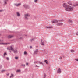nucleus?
Here are the masks:
<instances>
[{
	"mask_svg": "<svg viewBox=\"0 0 78 78\" xmlns=\"http://www.w3.org/2000/svg\"><path fill=\"white\" fill-rule=\"evenodd\" d=\"M12 51H13L14 53H17V50L16 49L14 50L13 49V50Z\"/></svg>",
	"mask_w": 78,
	"mask_h": 78,
	"instance_id": "obj_10",
	"label": "nucleus"
},
{
	"mask_svg": "<svg viewBox=\"0 0 78 78\" xmlns=\"http://www.w3.org/2000/svg\"><path fill=\"white\" fill-rule=\"evenodd\" d=\"M33 41H34V39H33V38L30 39V41L31 42H32Z\"/></svg>",
	"mask_w": 78,
	"mask_h": 78,
	"instance_id": "obj_29",
	"label": "nucleus"
},
{
	"mask_svg": "<svg viewBox=\"0 0 78 78\" xmlns=\"http://www.w3.org/2000/svg\"><path fill=\"white\" fill-rule=\"evenodd\" d=\"M64 20H60L59 21V22H64Z\"/></svg>",
	"mask_w": 78,
	"mask_h": 78,
	"instance_id": "obj_25",
	"label": "nucleus"
},
{
	"mask_svg": "<svg viewBox=\"0 0 78 78\" xmlns=\"http://www.w3.org/2000/svg\"><path fill=\"white\" fill-rule=\"evenodd\" d=\"M24 55H27V52L24 51Z\"/></svg>",
	"mask_w": 78,
	"mask_h": 78,
	"instance_id": "obj_30",
	"label": "nucleus"
},
{
	"mask_svg": "<svg viewBox=\"0 0 78 78\" xmlns=\"http://www.w3.org/2000/svg\"><path fill=\"white\" fill-rule=\"evenodd\" d=\"M23 7L25 8H28V5L26 4H24L23 5Z\"/></svg>",
	"mask_w": 78,
	"mask_h": 78,
	"instance_id": "obj_8",
	"label": "nucleus"
},
{
	"mask_svg": "<svg viewBox=\"0 0 78 78\" xmlns=\"http://www.w3.org/2000/svg\"><path fill=\"white\" fill-rule=\"evenodd\" d=\"M12 37H13V36H12V35H9L8 37V38H12Z\"/></svg>",
	"mask_w": 78,
	"mask_h": 78,
	"instance_id": "obj_17",
	"label": "nucleus"
},
{
	"mask_svg": "<svg viewBox=\"0 0 78 78\" xmlns=\"http://www.w3.org/2000/svg\"><path fill=\"white\" fill-rule=\"evenodd\" d=\"M76 35H78V32H77L76 34Z\"/></svg>",
	"mask_w": 78,
	"mask_h": 78,
	"instance_id": "obj_38",
	"label": "nucleus"
},
{
	"mask_svg": "<svg viewBox=\"0 0 78 78\" xmlns=\"http://www.w3.org/2000/svg\"><path fill=\"white\" fill-rule=\"evenodd\" d=\"M5 55H7V54H6V53L5 52L4 54V56H5Z\"/></svg>",
	"mask_w": 78,
	"mask_h": 78,
	"instance_id": "obj_23",
	"label": "nucleus"
},
{
	"mask_svg": "<svg viewBox=\"0 0 78 78\" xmlns=\"http://www.w3.org/2000/svg\"><path fill=\"white\" fill-rule=\"evenodd\" d=\"M59 22V20H54L52 21V23H58V22Z\"/></svg>",
	"mask_w": 78,
	"mask_h": 78,
	"instance_id": "obj_5",
	"label": "nucleus"
},
{
	"mask_svg": "<svg viewBox=\"0 0 78 78\" xmlns=\"http://www.w3.org/2000/svg\"><path fill=\"white\" fill-rule=\"evenodd\" d=\"M75 60H76V61H78V58L75 59Z\"/></svg>",
	"mask_w": 78,
	"mask_h": 78,
	"instance_id": "obj_32",
	"label": "nucleus"
},
{
	"mask_svg": "<svg viewBox=\"0 0 78 78\" xmlns=\"http://www.w3.org/2000/svg\"><path fill=\"white\" fill-rule=\"evenodd\" d=\"M46 64H48V62H46Z\"/></svg>",
	"mask_w": 78,
	"mask_h": 78,
	"instance_id": "obj_45",
	"label": "nucleus"
},
{
	"mask_svg": "<svg viewBox=\"0 0 78 78\" xmlns=\"http://www.w3.org/2000/svg\"><path fill=\"white\" fill-rule=\"evenodd\" d=\"M7 49V50H10V49H9V48H8Z\"/></svg>",
	"mask_w": 78,
	"mask_h": 78,
	"instance_id": "obj_34",
	"label": "nucleus"
},
{
	"mask_svg": "<svg viewBox=\"0 0 78 78\" xmlns=\"http://www.w3.org/2000/svg\"><path fill=\"white\" fill-rule=\"evenodd\" d=\"M3 40H2V41H1V40H0V42H3Z\"/></svg>",
	"mask_w": 78,
	"mask_h": 78,
	"instance_id": "obj_41",
	"label": "nucleus"
},
{
	"mask_svg": "<svg viewBox=\"0 0 78 78\" xmlns=\"http://www.w3.org/2000/svg\"><path fill=\"white\" fill-rule=\"evenodd\" d=\"M14 76V75L13 74H11V76H10V78H11V77H12Z\"/></svg>",
	"mask_w": 78,
	"mask_h": 78,
	"instance_id": "obj_22",
	"label": "nucleus"
},
{
	"mask_svg": "<svg viewBox=\"0 0 78 78\" xmlns=\"http://www.w3.org/2000/svg\"><path fill=\"white\" fill-rule=\"evenodd\" d=\"M8 0H4V2L5 5H6L7 4V2H8Z\"/></svg>",
	"mask_w": 78,
	"mask_h": 78,
	"instance_id": "obj_13",
	"label": "nucleus"
},
{
	"mask_svg": "<svg viewBox=\"0 0 78 78\" xmlns=\"http://www.w3.org/2000/svg\"><path fill=\"white\" fill-rule=\"evenodd\" d=\"M16 14H17V16H20V13L19 12H16Z\"/></svg>",
	"mask_w": 78,
	"mask_h": 78,
	"instance_id": "obj_16",
	"label": "nucleus"
},
{
	"mask_svg": "<svg viewBox=\"0 0 78 78\" xmlns=\"http://www.w3.org/2000/svg\"><path fill=\"white\" fill-rule=\"evenodd\" d=\"M30 15L28 14H25L24 16L25 18L26 19V20H28V17H30Z\"/></svg>",
	"mask_w": 78,
	"mask_h": 78,
	"instance_id": "obj_4",
	"label": "nucleus"
},
{
	"mask_svg": "<svg viewBox=\"0 0 78 78\" xmlns=\"http://www.w3.org/2000/svg\"><path fill=\"white\" fill-rule=\"evenodd\" d=\"M10 53H11V51H10Z\"/></svg>",
	"mask_w": 78,
	"mask_h": 78,
	"instance_id": "obj_47",
	"label": "nucleus"
},
{
	"mask_svg": "<svg viewBox=\"0 0 78 78\" xmlns=\"http://www.w3.org/2000/svg\"><path fill=\"white\" fill-rule=\"evenodd\" d=\"M6 75L8 76L9 75V73H8V74H7Z\"/></svg>",
	"mask_w": 78,
	"mask_h": 78,
	"instance_id": "obj_43",
	"label": "nucleus"
},
{
	"mask_svg": "<svg viewBox=\"0 0 78 78\" xmlns=\"http://www.w3.org/2000/svg\"><path fill=\"white\" fill-rule=\"evenodd\" d=\"M46 28H47V29H50L51 28H52L53 27L52 26H46L45 27Z\"/></svg>",
	"mask_w": 78,
	"mask_h": 78,
	"instance_id": "obj_9",
	"label": "nucleus"
},
{
	"mask_svg": "<svg viewBox=\"0 0 78 78\" xmlns=\"http://www.w3.org/2000/svg\"><path fill=\"white\" fill-rule=\"evenodd\" d=\"M43 78H46V74L44 73V76H43Z\"/></svg>",
	"mask_w": 78,
	"mask_h": 78,
	"instance_id": "obj_18",
	"label": "nucleus"
},
{
	"mask_svg": "<svg viewBox=\"0 0 78 78\" xmlns=\"http://www.w3.org/2000/svg\"><path fill=\"white\" fill-rule=\"evenodd\" d=\"M37 62H38V63L39 62H37V61H35V62H34V64H36V63H37Z\"/></svg>",
	"mask_w": 78,
	"mask_h": 78,
	"instance_id": "obj_26",
	"label": "nucleus"
},
{
	"mask_svg": "<svg viewBox=\"0 0 78 78\" xmlns=\"http://www.w3.org/2000/svg\"><path fill=\"white\" fill-rule=\"evenodd\" d=\"M30 48H32V46H30Z\"/></svg>",
	"mask_w": 78,
	"mask_h": 78,
	"instance_id": "obj_42",
	"label": "nucleus"
},
{
	"mask_svg": "<svg viewBox=\"0 0 78 78\" xmlns=\"http://www.w3.org/2000/svg\"><path fill=\"white\" fill-rule=\"evenodd\" d=\"M15 6H20V5H21V3H19L18 4H15L14 5Z\"/></svg>",
	"mask_w": 78,
	"mask_h": 78,
	"instance_id": "obj_11",
	"label": "nucleus"
},
{
	"mask_svg": "<svg viewBox=\"0 0 78 78\" xmlns=\"http://www.w3.org/2000/svg\"><path fill=\"white\" fill-rule=\"evenodd\" d=\"M6 59L7 60H9V58L8 57H7L6 58Z\"/></svg>",
	"mask_w": 78,
	"mask_h": 78,
	"instance_id": "obj_37",
	"label": "nucleus"
},
{
	"mask_svg": "<svg viewBox=\"0 0 78 78\" xmlns=\"http://www.w3.org/2000/svg\"><path fill=\"white\" fill-rule=\"evenodd\" d=\"M62 57H60L59 58L60 59H62Z\"/></svg>",
	"mask_w": 78,
	"mask_h": 78,
	"instance_id": "obj_33",
	"label": "nucleus"
},
{
	"mask_svg": "<svg viewBox=\"0 0 78 78\" xmlns=\"http://www.w3.org/2000/svg\"><path fill=\"white\" fill-rule=\"evenodd\" d=\"M44 62H48V61H47V60H44Z\"/></svg>",
	"mask_w": 78,
	"mask_h": 78,
	"instance_id": "obj_36",
	"label": "nucleus"
},
{
	"mask_svg": "<svg viewBox=\"0 0 78 78\" xmlns=\"http://www.w3.org/2000/svg\"><path fill=\"white\" fill-rule=\"evenodd\" d=\"M75 52V51L73 50H71L72 53H73V52Z\"/></svg>",
	"mask_w": 78,
	"mask_h": 78,
	"instance_id": "obj_28",
	"label": "nucleus"
},
{
	"mask_svg": "<svg viewBox=\"0 0 78 78\" xmlns=\"http://www.w3.org/2000/svg\"><path fill=\"white\" fill-rule=\"evenodd\" d=\"M38 53V50H36L34 52V54H37Z\"/></svg>",
	"mask_w": 78,
	"mask_h": 78,
	"instance_id": "obj_12",
	"label": "nucleus"
},
{
	"mask_svg": "<svg viewBox=\"0 0 78 78\" xmlns=\"http://www.w3.org/2000/svg\"><path fill=\"white\" fill-rule=\"evenodd\" d=\"M63 6L65 8V9L66 11H72L74 9L73 7L68 5L66 3H63Z\"/></svg>",
	"mask_w": 78,
	"mask_h": 78,
	"instance_id": "obj_1",
	"label": "nucleus"
},
{
	"mask_svg": "<svg viewBox=\"0 0 78 78\" xmlns=\"http://www.w3.org/2000/svg\"><path fill=\"white\" fill-rule=\"evenodd\" d=\"M10 50H12V51H13V50H14V48H13L12 46H10Z\"/></svg>",
	"mask_w": 78,
	"mask_h": 78,
	"instance_id": "obj_15",
	"label": "nucleus"
},
{
	"mask_svg": "<svg viewBox=\"0 0 78 78\" xmlns=\"http://www.w3.org/2000/svg\"><path fill=\"white\" fill-rule=\"evenodd\" d=\"M39 64H41V65H43V66H44V63H42V62H39Z\"/></svg>",
	"mask_w": 78,
	"mask_h": 78,
	"instance_id": "obj_20",
	"label": "nucleus"
},
{
	"mask_svg": "<svg viewBox=\"0 0 78 78\" xmlns=\"http://www.w3.org/2000/svg\"><path fill=\"white\" fill-rule=\"evenodd\" d=\"M68 4L71 5L73 6H78V3H72L71 1H68L67 2Z\"/></svg>",
	"mask_w": 78,
	"mask_h": 78,
	"instance_id": "obj_2",
	"label": "nucleus"
},
{
	"mask_svg": "<svg viewBox=\"0 0 78 78\" xmlns=\"http://www.w3.org/2000/svg\"><path fill=\"white\" fill-rule=\"evenodd\" d=\"M63 23H58L57 24V26H62V25H63Z\"/></svg>",
	"mask_w": 78,
	"mask_h": 78,
	"instance_id": "obj_7",
	"label": "nucleus"
},
{
	"mask_svg": "<svg viewBox=\"0 0 78 78\" xmlns=\"http://www.w3.org/2000/svg\"><path fill=\"white\" fill-rule=\"evenodd\" d=\"M68 22H69L70 23H72L73 22H72V21L71 20H68Z\"/></svg>",
	"mask_w": 78,
	"mask_h": 78,
	"instance_id": "obj_19",
	"label": "nucleus"
},
{
	"mask_svg": "<svg viewBox=\"0 0 78 78\" xmlns=\"http://www.w3.org/2000/svg\"><path fill=\"white\" fill-rule=\"evenodd\" d=\"M57 73H61V69L60 68H59L57 71Z\"/></svg>",
	"mask_w": 78,
	"mask_h": 78,
	"instance_id": "obj_6",
	"label": "nucleus"
},
{
	"mask_svg": "<svg viewBox=\"0 0 78 78\" xmlns=\"http://www.w3.org/2000/svg\"><path fill=\"white\" fill-rule=\"evenodd\" d=\"M6 71V70H2V71H1V72H5Z\"/></svg>",
	"mask_w": 78,
	"mask_h": 78,
	"instance_id": "obj_31",
	"label": "nucleus"
},
{
	"mask_svg": "<svg viewBox=\"0 0 78 78\" xmlns=\"http://www.w3.org/2000/svg\"><path fill=\"white\" fill-rule=\"evenodd\" d=\"M7 44H8V43H0V45H7Z\"/></svg>",
	"mask_w": 78,
	"mask_h": 78,
	"instance_id": "obj_14",
	"label": "nucleus"
},
{
	"mask_svg": "<svg viewBox=\"0 0 78 78\" xmlns=\"http://www.w3.org/2000/svg\"><path fill=\"white\" fill-rule=\"evenodd\" d=\"M2 11V10H0V12H1Z\"/></svg>",
	"mask_w": 78,
	"mask_h": 78,
	"instance_id": "obj_46",
	"label": "nucleus"
},
{
	"mask_svg": "<svg viewBox=\"0 0 78 78\" xmlns=\"http://www.w3.org/2000/svg\"><path fill=\"white\" fill-rule=\"evenodd\" d=\"M15 58L16 59H18V57H15Z\"/></svg>",
	"mask_w": 78,
	"mask_h": 78,
	"instance_id": "obj_35",
	"label": "nucleus"
},
{
	"mask_svg": "<svg viewBox=\"0 0 78 78\" xmlns=\"http://www.w3.org/2000/svg\"><path fill=\"white\" fill-rule=\"evenodd\" d=\"M38 1L37 0H34V3H37Z\"/></svg>",
	"mask_w": 78,
	"mask_h": 78,
	"instance_id": "obj_21",
	"label": "nucleus"
},
{
	"mask_svg": "<svg viewBox=\"0 0 78 78\" xmlns=\"http://www.w3.org/2000/svg\"><path fill=\"white\" fill-rule=\"evenodd\" d=\"M21 66H24V67H25V64L23 65V64H22L21 65Z\"/></svg>",
	"mask_w": 78,
	"mask_h": 78,
	"instance_id": "obj_27",
	"label": "nucleus"
},
{
	"mask_svg": "<svg viewBox=\"0 0 78 78\" xmlns=\"http://www.w3.org/2000/svg\"><path fill=\"white\" fill-rule=\"evenodd\" d=\"M26 65H27H27H28V63H26Z\"/></svg>",
	"mask_w": 78,
	"mask_h": 78,
	"instance_id": "obj_39",
	"label": "nucleus"
},
{
	"mask_svg": "<svg viewBox=\"0 0 78 78\" xmlns=\"http://www.w3.org/2000/svg\"><path fill=\"white\" fill-rule=\"evenodd\" d=\"M45 41L41 40V42L40 43V44L42 45V46H45Z\"/></svg>",
	"mask_w": 78,
	"mask_h": 78,
	"instance_id": "obj_3",
	"label": "nucleus"
},
{
	"mask_svg": "<svg viewBox=\"0 0 78 78\" xmlns=\"http://www.w3.org/2000/svg\"><path fill=\"white\" fill-rule=\"evenodd\" d=\"M35 67H39V66H37V65H36V66H35Z\"/></svg>",
	"mask_w": 78,
	"mask_h": 78,
	"instance_id": "obj_40",
	"label": "nucleus"
},
{
	"mask_svg": "<svg viewBox=\"0 0 78 78\" xmlns=\"http://www.w3.org/2000/svg\"><path fill=\"white\" fill-rule=\"evenodd\" d=\"M0 68H2V66H0Z\"/></svg>",
	"mask_w": 78,
	"mask_h": 78,
	"instance_id": "obj_44",
	"label": "nucleus"
},
{
	"mask_svg": "<svg viewBox=\"0 0 78 78\" xmlns=\"http://www.w3.org/2000/svg\"><path fill=\"white\" fill-rule=\"evenodd\" d=\"M20 72V70H17L16 71V72Z\"/></svg>",
	"mask_w": 78,
	"mask_h": 78,
	"instance_id": "obj_24",
	"label": "nucleus"
}]
</instances>
